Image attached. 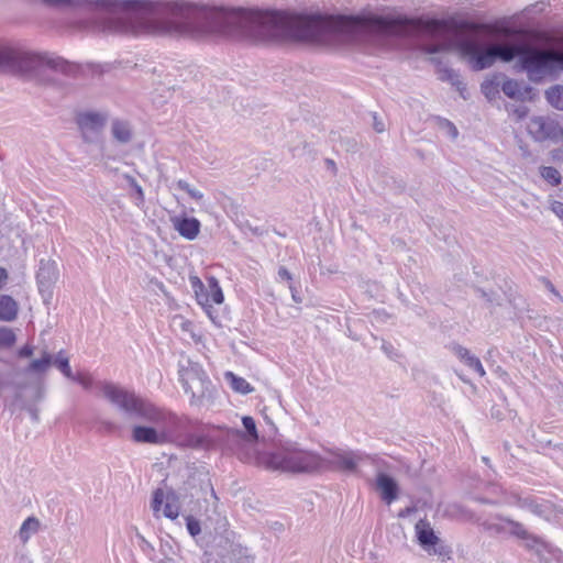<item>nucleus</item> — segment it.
I'll list each match as a JSON object with an SVG mask.
<instances>
[{"mask_svg":"<svg viewBox=\"0 0 563 563\" xmlns=\"http://www.w3.org/2000/svg\"><path fill=\"white\" fill-rule=\"evenodd\" d=\"M54 8L84 12L74 27L99 34L151 33L203 38L212 34L277 42V10L225 9L183 2L139 0H43Z\"/></svg>","mask_w":563,"mask_h":563,"instance_id":"f257e3e1","label":"nucleus"},{"mask_svg":"<svg viewBox=\"0 0 563 563\" xmlns=\"http://www.w3.org/2000/svg\"><path fill=\"white\" fill-rule=\"evenodd\" d=\"M102 396L113 406L130 417L137 418L146 424H135L131 439L135 443L164 445L174 441L181 429L183 421L175 413L159 408L113 383L101 384Z\"/></svg>","mask_w":563,"mask_h":563,"instance_id":"f03ea898","label":"nucleus"},{"mask_svg":"<svg viewBox=\"0 0 563 563\" xmlns=\"http://www.w3.org/2000/svg\"><path fill=\"white\" fill-rule=\"evenodd\" d=\"M461 54L470 58L474 70L492 67L497 59L509 63L516 57L521 70L532 82H540L554 74V51L543 49L525 42L486 45L468 37L459 43Z\"/></svg>","mask_w":563,"mask_h":563,"instance_id":"7ed1b4c3","label":"nucleus"},{"mask_svg":"<svg viewBox=\"0 0 563 563\" xmlns=\"http://www.w3.org/2000/svg\"><path fill=\"white\" fill-rule=\"evenodd\" d=\"M258 463L267 470L285 473H313L322 470V456L305 450L297 442H286L275 451L262 454Z\"/></svg>","mask_w":563,"mask_h":563,"instance_id":"20e7f679","label":"nucleus"},{"mask_svg":"<svg viewBox=\"0 0 563 563\" xmlns=\"http://www.w3.org/2000/svg\"><path fill=\"white\" fill-rule=\"evenodd\" d=\"M245 432L238 429H229L225 433L227 448L243 462H252L255 459L254 446L258 440L255 421L250 416L242 418Z\"/></svg>","mask_w":563,"mask_h":563,"instance_id":"39448f33","label":"nucleus"},{"mask_svg":"<svg viewBox=\"0 0 563 563\" xmlns=\"http://www.w3.org/2000/svg\"><path fill=\"white\" fill-rule=\"evenodd\" d=\"M34 60L63 74H70L73 70V66L60 57H54L47 54L30 56L0 45V68L16 70L21 69L26 63Z\"/></svg>","mask_w":563,"mask_h":563,"instance_id":"423d86ee","label":"nucleus"},{"mask_svg":"<svg viewBox=\"0 0 563 563\" xmlns=\"http://www.w3.org/2000/svg\"><path fill=\"white\" fill-rule=\"evenodd\" d=\"M179 380L192 401L201 400L209 389L210 380L201 365L189 358L179 362Z\"/></svg>","mask_w":563,"mask_h":563,"instance_id":"0eeeda50","label":"nucleus"},{"mask_svg":"<svg viewBox=\"0 0 563 563\" xmlns=\"http://www.w3.org/2000/svg\"><path fill=\"white\" fill-rule=\"evenodd\" d=\"M368 455L362 451L332 449L328 450V455L322 457V468H328L342 473H355L358 464Z\"/></svg>","mask_w":563,"mask_h":563,"instance_id":"6e6552de","label":"nucleus"},{"mask_svg":"<svg viewBox=\"0 0 563 563\" xmlns=\"http://www.w3.org/2000/svg\"><path fill=\"white\" fill-rule=\"evenodd\" d=\"M416 536L418 543L420 547L427 551L429 554H434L439 556H450L451 549L446 544H444L440 538L435 534L432 529L430 522L427 520L420 519L416 526Z\"/></svg>","mask_w":563,"mask_h":563,"instance_id":"1a4fd4ad","label":"nucleus"},{"mask_svg":"<svg viewBox=\"0 0 563 563\" xmlns=\"http://www.w3.org/2000/svg\"><path fill=\"white\" fill-rule=\"evenodd\" d=\"M76 122L85 142L92 143L102 132L107 123V115L92 111L82 112L77 115Z\"/></svg>","mask_w":563,"mask_h":563,"instance_id":"9d476101","label":"nucleus"},{"mask_svg":"<svg viewBox=\"0 0 563 563\" xmlns=\"http://www.w3.org/2000/svg\"><path fill=\"white\" fill-rule=\"evenodd\" d=\"M164 504L163 514L166 518L176 519L179 515V499L174 492L164 493L163 489L157 488L153 493L151 503L152 510L155 517L159 516L161 507Z\"/></svg>","mask_w":563,"mask_h":563,"instance_id":"9b49d317","label":"nucleus"},{"mask_svg":"<svg viewBox=\"0 0 563 563\" xmlns=\"http://www.w3.org/2000/svg\"><path fill=\"white\" fill-rule=\"evenodd\" d=\"M475 521L482 527L484 531L492 536H509L514 538L515 533L512 530L515 528H512V525H521V522L503 515H496L483 521L476 519Z\"/></svg>","mask_w":563,"mask_h":563,"instance_id":"f8f14e48","label":"nucleus"},{"mask_svg":"<svg viewBox=\"0 0 563 563\" xmlns=\"http://www.w3.org/2000/svg\"><path fill=\"white\" fill-rule=\"evenodd\" d=\"M559 125L555 121L544 117H534L528 124V132L536 141L554 139L559 134Z\"/></svg>","mask_w":563,"mask_h":563,"instance_id":"ddd939ff","label":"nucleus"},{"mask_svg":"<svg viewBox=\"0 0 563 563\" xmlns=\"http://www.w3.org/2000/svg\"><path fill=\"white\" fill-rule=\"evenodd\" d=\"M512 532L515 533V538L522 541V545L529 550L533 551L536 554L541 555L547 550V543L545 541L531 533L525 525L521 522V525H512Z\"/></svg>","mask_w":563,"mask_h":563,"instance_id":"4468645a","label":"nucleus"},{"mask_svg":"<svg viewBox=\"0 0 563 563\" xmlns=\"http://www.w3.org/2000/svg\"><path fill=\"white\" fill-rule=\"evenodd\" d=\"M36 279L41 292L49 291L58 279V268L56 263L51 260H41Z\"/></svg>","mask_w":563,"mask_h":563,"instance_id":"2eb2a0df","label":"nucleus"},{"mask_svg":"<svg viewBox=\"0 0 563 563\" xmlns=\"http://www.w3.org/2000/svg\"><path fill=\"white\" fill-rule=\"evenodd\" d=\"M505 504L515 505L519 508L527 509L536 516L545 517L549 510L548 504H540L536 498L521 497L516 493L506 495L504 498Z\"/></svg>","mask_w":563,"mask_h":563,"instance_id":"dca6fc26","label":"nucleus"},{"mask_svg":"<svg viewBox=\"0 0 563 563\" xmlns=\"http://www.w3.org/2000/svg\"><path fill=\"white\" fill-rule=\"evenodd\" d=\"M174 229L179 233L180 236L186 240H195L200 232V221L196 218L189 217H173L170 219Z\"/></svg>","mask_w":563,"mask_h":563,"instance_id":"f3484780","label":"nucleus"},{"mask_svg":"<svg viewBox=\"0 0 563 563\" xmlns=\"http://www.w3.org/2000/svg\"><path fill=\"white\" fill-rule=\"evenodd\" d=\"M503 92L510 99L526 101L533 100L534 91L530 86H522L518 80L507 78L501 85Z\"/></svg>","mask_w":563,"mask_h":563,"instance_id":"a211bd4d","label":"nucleus"},{"mask_svg":"<svg viewBox=\"0 0 563 563\" xmlns=\"http://www.w3.org/2000/svg\"><path fill=\"white\" fill-rule=\"evenodd\" d=\"M376 488L379 490L383 501L387 505H390L398 498V484L391 476L385 473L377 474Z\"/></svg>","mask_w":563,"mask_h":563,"instance_id":"6ab92c4d","label":"nucleus"},{"mask_svg":"<svg viewBox=\"0 0 563 563\" xmlns=\"http://www.w3.org/2000/svg\"><path fill=\"white\" fill-rule=\"evenodd\" d=\"M438 73L440 80L450 82L452 86L456 88L460 95L463 98H465L464 91L466 90V87L464 82L461 80L460 74L457 71L448 67L446 65H440Z\"/></svg>","mask_w":563,"mask_h":563,"instance_id":"aec40b11","label":"nucleus"},{"mask_svg":"<svg viewBox=\"0 0 563 563\" xmlns=\"http://www.w3.org/2000/svg\"><path fill=\"white\" fill-rule=\"evenodd\" d=\"M53 362V356L49 352L43 351L42 355L37 360H33L27 367L24 369L25 374H36L43 375L51 367Z\"/></svg>","mask_w":563,"mask_h":563,"instance_id":"412c9836","label":"nucleus"},{"mask_svg":"<svg viewBox=\"0 0 563 563\" xmlns=\"http://www.w3.org/2000/svg\"><path fill=\"white\" fill-rule=\"evenodd\" d=\"M18 305L12 297L8 295L0 296V320L12 321L16 318Z\"/></svg>","mask_w":563,"mask_h":563,"instance_id":"4be33fe9","label":"nucleus"},{"mask_svg":"<svg viewBox=\"0 0 563 563\" xmlns=\"http://www.w3.org/2000/svg\"><path fill=\"white\" fill-rule=\"evenodd\" d=\"M113 139L122 144H126L132 140V130L128 122L114 120L111 125Z\"/></svg>","mask_w":563,"mask_h":563,"instance_id":"5701e85b","label":"nucleus"},{"mask_svg":"<svg viewBox=\"0 0 563 563\" xmlns=\"http://www.w3.org/2000/svg\"><path fill=\"white\" fill-rule=\"evenodd\" d=\"M44 397V389L42 386L36 385L34 387V400L33 402L26 401L22 399L21 395H18V399H21L22 407L27 410L31 418L34 421H38V409L36 408V402L41 401Z\"/></svg>","mask_w":563,"mask_h":563,"instance_id":"b1692460","label":"nucleus"},{"mask_svg":"<svg viewBox=\"0 0 563 563\" xmlns=\"http://www.w3.org/2000/svg\"><path fill=\"white\" fill-rule=\"evenodd\" d=\"M40 525V520L35 517L25 519L19 530L20 540L23 543L27 542L29 539L38 531Z\"/></svg>","mask_w":563,"mask_h":563,"instance_id":"393cba45","label":"nucleus"},{"mask_svg":"<svg viewBox=\"0 0 563 563\" xmlns=\"http://www.w3.org/2000/svg\"><path fill=\"white\" fill-rule=\"evenodd\" d=\"M225 379L229 382L231 388L240 394L246 395L253 391V388L244 378L236 376L232 372L225 373Z\"/></svg>","mask_w":563,"mask_h":563,"instance_id":"a878e982","label":"nucleus"},{"mask_svg":"<svg viewBox=\"0 0 563 563\" xmlns=\"http://www.w3.org/2000/svg\"><path fill=\"white\" fill-rule=\"evenodd\" d=\"M221 563H253L252 559L243 553L240 547H232L227 554L219 553Z\"/></svg>","mask_w":563,"mask_h":563,"instance_id":"bb28decb","label":"nucleus"},{"mask_svg":"<svg viewBox=\"0 0 563 563\" xmlns=\"http://www.w3.org/2000/svg\"><path fill=\"white\" fill-rule=\"evenodd\" d=\"M545 99L553 108L563 110V86L550 87L545 90Z\"/></svg>","mask_w":563,"mask_h":563,"instance_id":"cd10ccee","label":"nucleus"},{"mask_svg":"<svg viewBox=\"0 0 563 563\" xmlns=\"http://www.w3.org/2000/svg\"><path fill=\"white\" fill-rule=\"evenodd\" d=\"M207 283L208 289H206V292H209V302L212 301L217 305L222 303L224 297L218 279L213 276H210L207 278Z\"/></svg>","mask_w":563,"mask_h":563,"instance_id":"c85d7f7f","label":"nucleus"},{"mask_svg":"<svg viewBox=\"0 0 563 563\" xmlns=\"http://www.w3.org/2000/svg\"><path fill=\"white\" fill-rule=\"evenodd\" d=\"M190 285L195 291L197 300L200 305L206 306L209 303V292H206V287L201 279L197 276H190Z\"/></svg>","mask_w":563,"mask_h":563,"instance_id":"c756f323","label":"nucleus"},{"mask_svg":"<svg viewBox=\"0 0 563 563\" xmlns=\"http://www.w3.org/2000/svg\"><path fill=\"white\" fill-rule=\"evenodd\" d=\"M52 365L59 369L67 378H73V372L69 365V358L64 351H59L55 357H53Z\"/></svg>","mask_w":563,"mask_h":563,"instance_id":"7c9ffc66","label":"nucleus"},{"mask_svg":"<svg viewBox=\"0 0 563 563\" xmlns=\"http://www.w3.org/2000/svg\"><path fill=\"white\" fill-rule=\"evenodd\" d=\"M541 177L552 186L561 183L562 176L560 172L552 166H543L540 169Z\"/></svg>","mask_w":563,"mask_h":563,"instance_id":"2f4dec72","label":"nucleus"},{"mask_svg":"<svg viewBox=\"0 0 563 563\" xmlns=\"http://www.w3.org/2000/svg\"><path fill=\"white\" fill-rule=\"evenodd\" d=\"M16 341L15 333L9 328H0V349H9Z\"/></svg>","mask_w":563,"mask_h":563,"instance_id":"473e14b6","label":"nucleus"},{"mask_svg":"<svg viewBox=\"0 0 563 563\" xmlns=\"http://www.w3.org/2000/svg\"><path fill=\"white\" fill-rule=\"evenodd\" d=\"M482 92L488 100L495 99L499 93V85L494 80H486L481 86Z\"/></svg>","mask_w":563,"mask_h":563,"instance_id":"72a5a7b5","label":"nucleus"},{"mask_svg":"<svg viewBox=\"0 0 563 563\" xmlns=\"http://www.w3.org/2000/svg\"><path fill=\"white\" fill-rule=\"evenodd\" d=\"M178 189L187 192L192 199L200 201L203 198V194L195 188H192L186 180L179 179L176 183Z\"/></svg>","mask_w":563,"mask_h":563,"instance_id":"f704fd0d","label":"nucleus"},{"mask_svg":"<svg viewBox=\"0 0 563 563\" xmlns=\"http://www.w3.org/2000/svg\"><path fill=\"white\" fill-rule=\"evenodd\" d=\"M451 351L465 364L467 365V363L470 362V360L474 356L470 350H467L466 347L460 345V344H452L451 345Z\"/></svg>","mask_w":563,"mask_h":563,"instance_id":"c9c22d12","label":"nucleus"},{"mask_svg":"<svg viewBox=\"0 0 563 563\" xmlns=\"http://www.w3.org/2000/svg\"><path fill=\"white\" fill-rule=\"evenodd\" d=\"M506 109L509 113H511L517 120L525 119L529 113V108L523 104L515 106H506Z\"/></svg>","mask_w":563,"mask_h":563,"instance_id":"e433bc0d","label":"nucleus"},{"mask_svg":"<svg viewBox=\"0 0 563 563\" xmlns=\"http://www.w3.org/2000/svg\"><path fill=\"white\" fill-rule=\"evenodd\" d=\"M70 379L80 384L86 389L90 388L92 385V377L86 373H77L76 375L73 374V378Z\"/></svg>","mask_w":563,"mask_h":563,"instance_id":"4c0bfd02","label":"nucleus"},{"mask_svg":"<svg viewBox=\"0 0 563 563\" xmlns=\"http://www.w3.org/2000/svg\"><path fill=\"white\" fill-rule=\"evenodd\" d=\"M466 366L477 373L481 377L485 376L486 374L479 358L475 355L470 360Z\"/></svg>","mask_w":563,"mask_h":563,"instance_id":"58836bf2","label":"nucleus"},{"mask_svg":"<svg viewBox=\"0 0 563 563\" xmlns=\"http://www.w3.org/2000/svg\"><path fill=\"white\" fill-rule=\"evenodd\" d=\"M205 443H206V439L200 435H191L186 440V445L194 448V449L203 448Z\"/></svg>","mask_w":563,"mask_h":563,"instance_id":"ea45409f","label":"nucleus"},{"mask_svg":"<svg viewBox=\"0 0 563 563\" xmlns=\"http://www.w3.org/2000/svg\"><path fill=\"white\" fill-rule=\"evenodd\" d=\"M136 537L140 540L141 550L153 560V558H152V553L154 552L153 545L140 533H137Z\"/></svg>","mask_w":563,"mask_h":563,"instance_id":"a19ab883","label":"nucleus"},{"mask_svg":"<svg viewBox=\"0 0 563 563\" xmlns=\"http://www.w3.org/2000/svg\"><path fill=\"white\" fill-rule=\"evenodd\" d=\"M187 530L192 537L198 536L201 531L199 521L191 517H188L187 518Z\"/></svg>","mask_w":563,"mask_h":563,"instance_id":"79ce46f5","label":"nucleus"},{"mask_svg":"<svg viewBox=\"0 0 563 563\" xmlns=\"http://www.w3.org/2000/svg\"><path fill=\"white\" fill-rule=\"evenodd\" d=\"M124 178L126 179V181L129 183V185L136 191L139 198L141 200H143L144 198V194H143V189L142 187L137 184V181L135 180V178L133 176H130V175H125Z\"/></svg>","mask_w":563,"mask_h":563,"instance_id":"37998d69","label":"nucleus"},{"mask_svg":"<svg viewBox=\"0 0 563 563\" xmlns=\"http://www.w3.org/2000/svg\"><path fill=\"white\" fill-rule=\"evenodd\" d=\"M441 27V22L440 21H431V22H428L424 24L423 26V30L427 32V33H430V34H435L439 32Z\"/></svg>","mask_w":563,"mask_h":563,"instance_id":"c03bdc74","label":"nucleus"},{"mask_svg":"<svg viewBox=\"0 0 563 563\" xmlns=\"http://www.w3.org/2000/svg\"><path fill=\"white\" fill-rule=\"evenodd\" d=\"M473 499L481 504H487V505H499L505 504L504 498L503 499H490L486 497L475 496Z\"/></svg>","mask_w":563,"mask_h":563,"instance_id":"a18cd8bd","label":"nucleus"},{"mask_svg":"<svg viewBox=\"0 0 563 563\" xmlns=\"http://www.w3.org/2000/svg\"><path fill=\"white\" fill-rule=\"evenodd\" d=\"M33 353H34L33 346L26 344L18 351V356L21 358H27V357H31L33 355Z\"/></svg>","mask_w":563,"mask_h":563,"instance_id":"49530a36","label":"nucleus"},{"mask_svg":"<svg viewBox=\"0 0 563 563\" xmlns=\"http://www.w3.org/2000/svg\"><path fill=\"white\" fill-rule=\"evenodd\" d=\"M277 274L279 279L292 283V275L285 266H280Z\"/></svg>","mask_w":563,"mask_h":563,"instance_id":"de8ad7c7","label":"nucleus"},{"mask_svg":"<svg viewBox=\"0 0 563 563\" xmlns=\"http://www.w3.org/2000/svg\"><path fill=\"white\" fill-rule=\"evenodd\" d=\"M559 69L563 71V53L554 51V74Z\"/></svg>","mask_w":563,"mask_h":563,"instance_id":"09e8293b","label":"nucleus"},{"mask_svg":"<svg viewBox=\"0 0 563 563\" xmlns=\"http://www.w3.org/2000/svg\"><path fill=\"white\" fill-rule=\"evenodd\" d=\"M477 294L481 298H483L484 300H486L487 302H494L495 301V292L490 291H486L484 289H481L478 288L477 290Z\"/></svg>","mask_w":563,"mask_h":563,"instance_id":"8fccbe9b","label":"nucleus"},{"mask_svg":"<svg viewBox=\"0 0 563 563\" xmlns=\"http://www.w3.org/2000/svg\"><path fill=\"white\" fill-rule=\"evenodd\" d=\"M551 210L561 219L563 220V202L561 201H553L551 205Z\"/></svg>","mask_w":563,"mask_h":563,"instance_id":"3c124183","label":"nucleus"},{"mask_svg":"<svg viewBox=\"0 0 563 563\" xmlns=\"http://www.w3.org/2000/svg\"><path fill=\"white\" fill-rule=\"evenodd\" d=\"M288 288H289V290H290V292H291V298H292V300H294L296 303H300V302L302 301V298L299 296V292H298L297 288L294 286V284H292V283H290V284L288 285Z\"/></svg>","mask_w":563,"mask_h":563,"instance_id":"603ef678","label":"nucleus"},{"mask_svg":"<svg viewBox=\"0 0 563 563\" xmlns=\"http://www.w3.org/2000/svg\"><path fill=\"white\" fill-rule=\"evenodd\" d=\"M442 48H443V46L440 44H430L424 47V52L428 54H437V53L441 52Z\"/></svg>","mask_w":563,"mask_h":563,"instance_id":"864d4df0","label":"nucleus"},{"mask_svg":"<svg viewBox=\"0 0 563 563\" xmlns=\"http://www.w3.org/2000/svg\"><path fill=\"white\" fill-rule=\"evenodd\" d=\"M373 128H374V130H375L377 133H382V132H384V131H385V125H384V123H383L382 121H379V120L377 119V117H376V115H374V124H373Z\"/></svg>","mask_w":563,"mask_h":563,"instance_id":"5fc2aeb1","label":"nucleus"},{"mask_svg":"<svg viewBox=\"0 0 563 563\" xmlns=\"http://www.w3.org/2000/svg\"><path fill=\"white\" fill-rule=\"evenodd\" d=\"M101 424L104 428V430L108 431V432H114V431L118 430V426L115 423H113V422L102 421Z\"/></svg>","mask_w":563,"mask_h":563,"instance_id":"6e6d98bb","label":"nucleus"},{"mask_svg":"<svg viewBox=\"0 0 563 563\" xmlns=\"http://www.w3.org/2000/svg\"><path fill=\"white\" fill-rule=\"evenodd\" d=\"M445 124L448 125L450 134L452 135V137H456L457 134H459L456 126L452 122H450V121H445Z\"/></svg>","mask_w":563,"mask_h":563,"instance_id":"4d7b16f0","label":"nucleus"},{"mask_svg":"<svg viewBox=\"0 0 563 563\" xmlns=\"http://www.w3.org/2000/svg\"><path fill=\"white\" fill-rule=\"evenodd\" d=\"M8 279V273L4 268L0 267V289L5 284Z\"/></svg>","mask_w":563,"mask_h":563,"instance_id":"13d9d810","label":"nucleus"},{"mask_svg":"<svg viewBox=\"0 0 563 563\" xmlns=\"http://www.w3.org/2000/svg\"><path fill=\"white\" fill-rule=\"evenodd\" d=\"M547 288L554 295L559 296V292L556 291L555 287L553 286V284L551 282H547Z\"/></svg>","mask_w":563,"mask_h":563,"instance_id":"bf43d9fd","label":"nucleus"},{"mask_svg":"<svg viewBox=\"0 0 563 563\" xmlns=\"http://www.w3.org/2000/svg\"><path fill=\"white\" fill-rule=\"evenodd\" d=\"M156 563H176L173 559L165 558L162 560H158Z\"/></svg>","mask_w":563,"mask_h":563,"instance_id":"052dcab7","label":"nucleus"},{"mask_svg":"<svg viewBox=\"0 0 563 563\" xmlns=\"http://www.w3.org/2000/svg\"><path fill=\"white\" fill-rule=\"evenodd\" d=\"M180 324L184 330H187V328L191 325V323L189 321H185V320H181Z\"/></svg>","mask_w":563,"mask_h":563,"instance_id":"680f3d73","label":"nucleus"},{"mask_svg":"<svg viewBox=\"0 0 563 563\" xmlns=\"http://www.w3.org/2000/svg\"><path fill=\"white\" fill-rule=\"evenodd\" d=\"M492 416H493V417H495V418H497V419H501V417H500V412H499L498 410H497V411H495V410H494V408L492 409Z\"/></svg>","mask_w":563,"mask_h":563,"instance_id":"e2e57ef3","label":"nucleus"},{"mask_svg":"<svg viewBox=\"0 0 563 563\" xmlns=\"http://www.w3.org/2000/svg\"><path fill=\"white\" fill-rule=\"evenodd\" d=\"M327 164H328L329 166H331L333 169H335V164H334V162H333V161H331V159H327Z\"/></svg>","mask_w":563,"mask_h":563,"instance_id":"0e129e2a","label":"nucleus"},{"mask_svg":"<svg viewBox=\"0 0 563 563\" xmlns=\"http://www.w3.org/2000/svg\"><path fill=\"white\" fill-rule=\"evenodd\" d=\"M483 462H484V463H486V464H488L489 459L484 456V457H483Z\"/></svg>","mask_w":563,"mask_h":563,"instance_id":"69168bd1","label":"nucleus"},{"mask_svg":"<svg viewBox=\"0 0 563 563\" xmlns=\"http://www.w3.org/2000/svg\"><path fill=\"white\" fill-rule=\"evenodd\" d=\"M383 349H384L385 351H389V347H387L385 344L383 345Z\"/></svg>","mask_w":563,"mask_h":563,"instance_id":"338daca9","label":"nucleus"},{"mask_svg":"<svg viewBox=\"0 0 563 563\" xmlns=\"http://www.w3.org/2000/svg\"><path fill=\"white\" fill-rule=\"evenodd\" d=\"M383 349H384L385 351H389V347H387L385 344L383 345Z\"/></svg>","mask_w":563,"mask_h":563,"instance_id":"774afa93","label":"nucleus"}]
</instances>
